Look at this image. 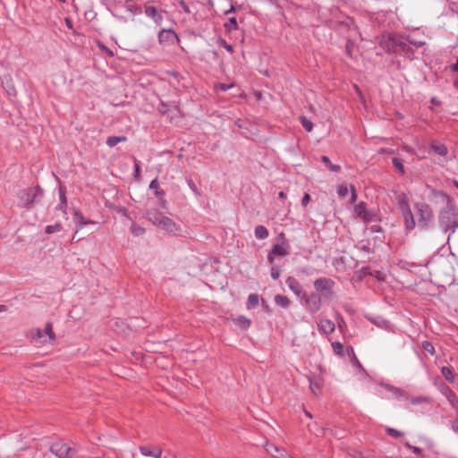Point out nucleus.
I'll return each mask as SVG.
<instances>
[{"instance_id": "obj_1", "label": "nucleus", "mask_w": 458, "mask_h": 458, "mask_svg": "<svg viewBox=\"0 0 458 458\" xmlns=\"http://www.w3.org/2000/svg\"><path fill=\"white\" fill-rule=\"evenodd\" d=\"M447 199V203L443 208L437 216L438 225L444 233L450 232L447 237V242L458 228V208L445 195Z\"/></svg>"}, {"instance_id": "obj_2", "label": "nucleus", "mask_w": 458, "mask_h": 458, "mask_svg": "<svg viewBox=\"0 0 458 458\" xmlns=\"http://www.w3.org/2000/svg\"><path fill=\"white\" fill-rule=\"evenodd\" d=\"M147 219L154 225L165 231L168 233H176L179 226L170 217L165 216L156 208H151L147 211Z\"/></svg>"}, {"instance_id": "obj_3", "label": "nucleus", "mask_w": 458, "mask_h": 458, "mask_svg": "<svg viewBox=\"0 0 458 458\" xmlns=\"http://www.w3.org/2000/svg\"><path fill=\"white\" fill-rule=\"evenodd\" d=\"M418 216V225L421 229L431 228L434 224V213L428 204L418 202L414 206Z\"/></svg>"}, {"instance_id": "obj_4", "label": "nucleus", "mask_w": 458, "mask_h": 458, "mask_svg": "<svg viewBox=\"0 0 458 458\" xmlns=\"http://www.w3.org/2000/svg\"><path fill=\"white\" fill-rule=\"evenodd\" d=\"M42 195L43 191L39 187L22 190L18 193V206L30 208Z\"/></svg>"}, {"instance_id": "obj_5", "label": "nucleus", "mask_w": 458, "mask_h": 458, "mask_svg": "<svg viewBox=\"0 0 458 458\" xmlns=\"http://www.w3.org/2000/svg\"><path fill=\"white\" fill-rule=\"evenodd\" d=\"M335 282L327 277H320L314 281V287L318 293H321L322 297L332 299L335 297L333 288Z\"/></svg>"}, {"instance_id": "obj_6", "label": "nucleus", "mask_w": 458, "mask_h": 458, "mask_svg": "<svg viewBox=\"0 0 458 458\" xmlns=\"http://www.w3.org/2000/svg\"><path fill=\"white\" fill-rule=\"evenodd\" d=\"M301 299L304 300L306 310L310 313H316L321 309L322 295L318 293H311L310 294L303 293Z\"/></svg>"}, {"instance_id": "obj_7", "label": "nucleus", "mask_w": 458, "mask_h": 458, "mask_svg": "<svg viewBox=\"0 0 458 458\" xmlns=\"http://www.w3.org/2000/svg\"><path fill=\"white\" fill-rule=\"evenodd\" d=\"M50 451L58 458H72L75 454V450L67 444L57 442L51 445Z\"/></svg>"}, {"instance_id": "obj_8", "label": "nucleus", "mask_w": 458, "mask_h": 458, "mask_svg": "<svg viewBox=\"0 0 458 458\" xmlns=\"http://www.w3.org/2000/svg\"><path fill=\"white\" fill-rule=\"evenodd\" d=\"M158 41L161 45L171 46L177 43L179 38L173 30H162L158 34Z\"/></svg>"}, {"instance_id": "obj_9", "label": "nucleus", "mask_w": 458, "mask_h": 458, "mask_svg": "<svg viewBox=\"0 0 458 458\" xmlns=\"http://www.w3.org/2000/svg\"><path fill=\"white\" fill-rule=\"evenodd\" d=\"M381 387L387 390V392L389 393L388 395L385 396L386 398H394L399 401L409 398V394L401 388L390 385H381Z\"/></svg>"}, {"instance_id": "obj_10", "label": "nucleus", "mask_w": 458, "mask_h": 458, "mask_svg": "<svg viewBox=\"0 0 458 458\" xmlns=\"http://www.w3.org/2000/svg\"><path fill=\"white\" fill-rule=\"evenodd\" d=\"M265 449L267 454L275 458H291L290 454L284 450L274 444L267 442L265 444Z\"/></svg>"}, {"instance_id": "obj_11", "label": "nucleus", "mask_w": 458, "mask_h": 458, "mask_svg": "<svg viewBox=\"0 0 458 458\" xmlns=\"http://www.w3.org/2000/svg\"><path fill=\"white\" fill-rule=\"evenodd\" d=\"M288 254H289V246L287 244H285L284 242L276 243L273 246L271 251L269 252V254L267 256V259H268L269 262L272 263L274 261L275 255L284 257V256H287Z\"/></svg>"}, {"instance_id": "obj_12", "label": "nucleus", "mask_w": 458, "mask_h": 458, "mask_svg": "<svg viewBox=\"0 0 458 458\" xmlns=\"http://www.w3.org/2000/svg\"><path fill=\"white\" fill-rule=\"evenodd\" d=\"M144 13L147 17L153 20V21L157 25H158V26L161 25V23L163 21V16L161 14V13L156 7L148 5V4H145Z\"/></svg>"}, {"instance_id": "obj_13", "label": "nucleus", "mask_w": 458, "mask_h": 458, "mask_svg": "<svg viewBox=\"0 0 458 458\" xmlns=\"http://www.w3.org/2000/svg\"><path fill=\"white\" fill-rule=\"evenodd\" d=\"M439 391L447 399L452 407L454 408L458 405V399L454 391L448 386L441 384L439 386Z\"/></svg>"}, {"instance_id": "obj_14", "label": "nucleus", "mask_w": 458, "mask_h": 458, "mask_svg": "<svg viewBox=\"0 0 458 458\" xmlns=\"http://www.w3.org/2000/svg\"><path fill=\"white\" fill-rule=\"evenodd\" d=\"M318 328L322 334L328 335L335 331V326L332 320L321 318L318 323Z\"/></svg>"}, {"instance_id": "obj_15", "label": "nucleus", "mask_w": 458, "mask_h": 458, "mask_svg": "<svg viewBox=\"0 0 458 458\" xmlns=\"http://www.w3.org/2000/svg\"><path fill=\"white\" fill-rule=\"evenodd\" d=\"M287 286L289 287V289L296 295L298 296L299 298H301L303 296V293H305L303 291H302V287L301 285L300 284V283L298 282L297 279H295L294 277H292V276H289L287 277L286 281H285Z\"/></svg>"}, {"instance_id": "obj_16", "label": "nucleus", "mask_w": 458, "mask_h": 458, "mask_svg": "<svg viewBox=\"0 0 458 458\" xmlns=\"http://www.w3.org/2000/svg\"><path fill=\"white\" fill-rule=\"evenodd\" d=\"M140 454L144 456H153L155 458H161L162 449L152 448L151 446L145 445L140 447Z\"/></svg>"}, {"instance_id": "obj_17", "label": "nucleus", "mask_w": 458, "mask_h": 458, "mask_svg": "<svg viewBox=\"0 0 458 458\" xmlns=\"http://www.w3.org/2000/svg\"><path fill=\"white\" fill-rule=\"evenodd\" d=\"M308 380L311 392L315 395H318L321 393L323 386L321 379L314 377H308Z\"/></svg>"}, {"instance_id": "obj_18", "label": "nucleus", "mask_w": 458, "mask_h": 458, "mask_svg": "<svg viewBox=\"0 0 458 458\" xmlns=\"http://www.w3.org/2000/svg\"><path fill=\"white\" fill-rule=\"evenodd\" d=\"M73 221L79 225V226H78L77 230H76V233H77L79 230L82 229V227H83L84 225H86L95 224V222H94V221H91V220H89V219H86V218L83 216L82 213H81V212H80V211H75V212L73 213Z\"/></svg>"}, {"instance_id": "obj_19", "label": "nucleus", "mask_w": 458, "mask_h": 458, "mask_svg": "<svg viewBox=\"0 0 458 458\" xmlns=\"http://www.w3.org/2000/svg\"><path fill=\"white\" fill-rule=\"evenodd\" d=\"M30 338L35 342L41 344H44L46 343H49L48 339L47 338V335L43 332V330L37 328L30 332Z\"/></svg>"}, {"instance_id": "obj_20", "label": "nucleus", "mask_w": 458, "mask_h": 458, "mask_svg": "<svg viewBox=\"0 0 458 458\" xmlns=\"http://www.w3.org/2000/svg\"><path fill=\"white\" fill-rule=\"evenodd\" d=\"M402 215L403 216L405 229L408 231L413 230L415 228L416 223L411 210H406L405 212L402 213Z\"/></svg>"}, {"instance_id": "obj_21", "label": "nucleus", "mask_w": 458, "mask_h": 458, "mask_svg": "<svg viewBox=\"0 0 458 458\" xmlns=\"http://www.w3.org/2000/svg\"><path fill=\"white\" fill-rule=\"evenodd\" d=\"M431 149L437 155L441 157H445L447 155V148L439 142H432Z\"/></svg>"}, {"instance_id": "obj_22", "label": "nucleus", "mask_w": 458, "mask_h": 458, "mask_svg": "<svg viewBox=\"0 0 458 458\" xmlns=\"http://www.w3.org/2000/svg\"><path fill=\"white\" fill-rule=\"evenodd\" d=\"M255 237L259 240H264L268 237V230L264 225H258L254 231Z\"/></svg>"}, {"instance_id": "obj_23", "label": "nucleus", "mask_w": 458, "mask_h": 458, "mask_svg": "<svg viewBox=\"0 0 458 458\" xmlns=\"http://www.w3.org/2000/svg\"><path fill=\"white\" fill-rule=\"evenodd\" d=\"M127 138L125 136H112L107 138L106 145L110 148L115 147L118 143L125 142Z\"/></svg>"}, {"instance_id": "obj_24", "label": "nucleus", "mask_w": 458, "mask_h": 458, "mask_svg": "<svg viewBox=\"0 0 458 458\" xmlns=\"http://www.w3.org/2000/svg\"><path fill=\"white\" fill-rule=\"evenodd\" d=\"M275 302L276 305L284 309H287L290 306V300L286 296L281 294L275 296Z\"/></svg>"}, {"instance_id": "obj_25", "label": "nucleus", "mask_w": 458, "mask_h": 458, "mask_svg": "<svg viewBox=\"0 0 458 458\" xmlns=\"http://www.w3.org/2000/svg\"><path fill=\"white\" fill-rule=\"evenodd\" d=\"M354 211L356 213V215L360 217H361L362 219L364 220H367L368 219V214H367V211H366V207H365V204L363 202H360L359 204H357L354 208Z\"/></svg>"}, {"instance_id": "obj_26", "label": "nucleus", "mask_w": 458, "mask_h": 458, "mask_svg": "<svg viewBox=\"0 0 458 458\" xmlns=\"http://www.w3.org/2000/svg\"><path fill=\"white\" fill-rule=\"evenodd\" d=\"M398 208L400 209L401 213H403L406 210H411L408 199L403 194L398 198Z\"/></svg>"}, {"instance_id": "obj_27", "label": "nucleus", "mask_w": 458, "mask_h": 458, "mask_svg": "<svg viewBox=\"0 0 458 458\" xmlns=\"http://www.w3.org/2000/svg\"><path fill=\"white\" fill-rule=\"evenodd\" d=\"M442 376L445 379L450 383L454 382V376L453 374L452 369L449 367H442L441 368Z\"/></svg>"}, {"instance_id": "obj_28", "label": "nucleus", "mask_w": 458, "mask_h": 458, "mask_svg": "<svg viewBox=\"0 0 458 458\" xmlns=\"http://www.w3.org/2000/svg\"><path fill=\"white\" fill-rule=\"evenodd\" d=\"M413 405H419L422 403H430V398L427 396H419L416 398L410 397L407 399Z\"/></svg>"}, {"instance_id": "obj_29", "label": "nucleus", "mask_w": 458, "mask_h": 458, "mask_svg": "<svg viewBox=\"0 0 458 458\" xmlns=\"http://www.w3.org/2000/svg\"><path fill=\"white\" fill-rule=\"evenodd\" d=\"M321 161L329 168L330 171L332 172H339L341 170V167L340 165H334L331 163L330 159L327 157V156H323L321 157Z\"/></svg>"}, {"instance_id": "obj_30", "label": "nucleus", "mask_w": 458, "mask_h": 458, "mask_svg": "<svg viewBox=\"0 0 458 458\" xmlns=\"http://www.w3.org/2000/svg\"><path fill=\"white\" fill-rule=\"evenodd\" d=\"M259 305V296L256 293H251L248 296L247 309H251Z\"/></svg>"}, {"instance_id": "obj_31", "label": "nucleus", "mask_w": 458, "mask_h": 458, "mask_svg": "<svg viewBox=\"0 0 458 458\" xmlns=\"http://www.w3.org/2000/svg\"><path fill=\"white\" fill-rule=\"evenodd\" d=\"M235 323L242 328H248L250 326V320L244 316H240L234 319Z\"/></svg>"}, {"instance_id": "obj_32", "label": "nucleus", "mask_w": 458, "mask_h": 458, "mask_svg": "<svg viewBox=\"0 0 458 458\" xmlns=\"http://www.w3.org/2000/svg\"><path fill=\"white\" fill-rule=\"evenodd\" d=\"M43 332L47 335V338L48 339L49 342H52L53 340H55V334L53 332V328H52V324L51 323H47L46 324L45 329L43 330Z\"/></svg>"}, {"instance_id": "obj_33", "label": "nucleus", "mask_w": 458, "mask_h": 458, "mask_svg": "<svg viewBox=\"0 0 458 458\" xmlns=\"http://www.w3.org/2000/svg\"><path fill=\"white\" fill-rule=\"evenodd\" d=\"M421 345L425 352H428L431 356L435 355V353H436L435 347L431 342L423 341Z\"/></svg>"}, {"instance_id": "obj_34", "label": "nucleus", "mask_w": 458, "mask_h": 458, "mask_svg": "<svg viewBox=\"0 0 458 458\" xmlns=\"http://www.w3.org/2000/svg\"><path fill=\"white\" fill-rule=\"evenodd\" d=\"M61 230H62V225L60 223H56V224L52 225H47L46 229H45V232L47 234H51V233H54L60 232Z\"/></svg>"}, {"instance_id": "obj_35", "label": "nucleus", "mask_w": 458, "mask_h": 458, "mask_svg": "<svg viewBox=\"0 0 458 458\" xmlns=\"http://www.w3.org/2000/svg\"><path fill=\"white\" fill-rule=\"evenodd\" d=\"M300 121H301V123L306 129L307 131L310 132V131H311L313 130V123H312V122L310 119H308L305 116H301L300 117Z\"/></svg>"}, {"instance_id": "obj_36", "label": "nucleus", "mask_w": 458, "mask_h": 458, "mask_svg": "<svg viewBox=\"0 0 458 458\" xmlns=\"http://www.w3.org/2000/svg\"><path fill=\"white\" fill-rule=\"evenodd\" d=\"M331 345L335 354L340 356L344 355V345L341 343L333 342Z\"/></svg>"}, {"instance_id": "obj_37", "label": "nucleus", "mask_w": 458, "mask_h": 458, "mask_svg": "<svg viewBox=\"0 0 458 458\" xmlns=\"http://www.w3.org/2000/svg\"><path fill=\"white\" fill-rule=\"evenodd\" d=\"M392 163L394 165V166L398 169V171L401 173V174H404L405 171H404V166L402 163V161L399 159V158H393L392 160Z\"/></svg>"}, {"instance_id": "obj_38", "label": "nucleus", "mask_w": 458, "mask_h": 458, "mask_svg": "<svg viewBox=\"0 0 458 458\" xmlns=\"http://www.w3.org/2000/svg\"><path fill=\"white\" fill-rule=\"evenodd\" d=\"M59 199H60V203H62V205H64V207L66 208L67 200H66V196H65V190L63 186L59 187Z\"/></svg>"}, {"instance_id": "obj_39", "label": "nucleus", "mask_w": 458, "mask_h": 458, "mask_svg": "<svg viewBox=\"0 0 458 458\" xmlns=\"http://www.w3.org/2000/svg\"><path fill=\"white\" fill-rule=\"evenodd\" d=\"M386 431L387 432V434L393 437H401L403 434V432L397 430V429H394V428H386Z\"/></svg>"}, {"instance_id": "obj_40", "label": "nucleus", "mask_w": 458, "mask_h": 458, "mask_svg": "<svg viewBox=\"0 0 458 458\" xmlns=\"http://www.w3.org/2000/svg\"><path fill=\"white\" fill-rule=\"evenodd\" d=\"M348 187L347 185H344V184H342L338 187L337 189V194L339 195V197H342V198H344L347 196L348 194Z\"/></svg>"}, {"instance_id": "obj_41", "label": "nucleus", "mask_w": 458, "mask_h": 458, "mask_svg": "<svg viewBox=\"0 0 458 458\" xmlns=\"http://www.w3.org/2000/svg\"><path fill=\"white\" fill-rule=\"evenodd\" d=\"M158 187H159V182H158L157 178L150 182L149 188L151 190H155L156 191V195H162L164 192L163 191H157Z\"/></svg>"}, {"instance_id": "obj_42", "label": "nucleus", "mask_w": 458, "mask_h": 458, "mask_svg": "<svg viewBox=\"0 0 458 458\" xmlns=\"http://www.w3.org/2000/svg\"><path fill=\"white\" fill-rule=\"evenodd\" d=\"M404 445L406 448H408L409 450H411L413 454H418V455H420L422 454V450L417 446H413L411 445L410 443L408 442H405L404 443Z\"/></svg>"}, {"instance_id": "obj_43", "label": "nucleus", "mask_w": 458, "mask_h": 458, "mask_svg": "<svg viewBox=\"0 0 458 458\" xmlns=\"http://www.w3.org/2000/svg\"><path fill=\"white\" fill-rule=\"evenodd\" d=\"M225 27L228 28L229 30H237L238 24H237L236 18H234V17L230 18L228 22L225 24Z\"/></svg>"}, {"instance_id": "obj_44", "label": "nucleus", "mask_w": 458, "mask_h": 458, "mask_svg": "<svg viewBox=\"0 0 458 458\" xmlns=\"http://www.w3.org/2000/svg\"><path fill=\"white\" fill-rule=\"evenodd\" d=\"M219 45L225 47L228 52L233 53V47L232 45L228 44L225 39H219Z\"/></svg>"}, {"instance_id": "obj_45", "label": "nucleus", "mask_w": 458, "mask_h": 458, "mask_svg": "<svg viewBox=\"0 0 458 458\" xmlns=\"http://www.w3.org/2000/svg\"><path fill=\"white\" fill-rule=\"evenodd\" d=\"M131 231L132 233H134L136 235H140L144 233V229L138 226L137 225H132L131 227Z\"/></svg>"}, {"instance_id": "obj_46", "label": "nucleus", "mask_w": 458, "mask_h": 458, "mask_svg": "<svg viewBox=\"0 0 458 458\" xmlns=\"http://www.w3.org/2000/svg\"><path fill=\"white\" fill-rule=\"evenodd\" d=\"M281 271L277 267H271V277L275 280L278 279L280 276Z\"/></svg>"}, {"instance_id": "obj_47", "label": "nucleus", "mask_w": 458, "mask_h": 458, "mask_svg": "<svg viewBox=\"0 0 458 458\" xmlns=\"http://www.w3.org/2000/svg\"><path fill=\"white\" fill-rule=\"evenodd\" d=\"M407 40L410 44L415 46L416 47H422L424 45V42L423 41H420V40H415L413 38H411V37H408L407 38Z\"/></svg>"}, {"instance_id": "obj_48", "label": "nucleus", "mask_w": 458, "mask_h": 458, "mask_svg": "<svg viewBox=\"0 0 458 458\" xmlns=\"http://www.w3.org/2000/svg\"><path fill=\"white\" fill-rule=\"evenodd\" d=\"M310 201V196L309 193H305L302 199H301V206L303 208L307 207V205L309 204V202Z\"/></svg>"}, {"instance_id": "obj_49", "label": "nucleus", "mask_w": 458, "mask_h": 458, "mask_svg": "<svg viewBox=\"0 0 458 458\" xmlns=\"http://www.w3.org/2000/svg\"><path fill=\"white\" fill-rule=\"evenodd\" d=\"M179 5L182 7V9L186 13H191L190 7L188 6V4H187L183 0H180V1H179Z\"/></svg>"}, {"instance_id": "obj_50", "label": "nucleus", "mask_w": 458, "mask_h": 458, "mask_svg": "<svg viewBox=\"0 0 458 458\" xmlns=\"http://www.w3.org/2000/svg\"><path fill=\"white\" fill-rule=\"evenodd\" d=\"M393 42H394V45H396V46H400L403 50H405V49H406V47H407V44H406V43L402 42V41H401V40H399V39L393 38Z\"/></svg>"}, {"instance_id": "obj_51", "label": "nucleus", "mask_w": 458, "mask_h": 458, "mask_svg": "<svg viewBox=\"0 0 458 458\" xmlns=\"http://www.w3.org/2000/svg\"><path fill=\"white\" fill-rule=\"evenodd\" d=\"M351 190H352V198H351V202H352V203H354V202L356 201V199H357V194H356V192H355V189H354V187H352H352H351Z\"/></svg>"}, {"instance_id": "obj_52", "label": "nucleus", "mask_w": 458, "mask_h": 458, "mask_svg": "<svg viewBox=\"0 0 458 458\" xmlns=\"http://www.w3.org/2000/svg\"><path fill=\"white\" fill-rule=\"evenodd\" d=\"M451 428L454 432L458 433V421H452Z\"/></svg>"}, {"instance_id": "obj_53", "label": "nucleus", "mask_w": 458, "mask_h": 458, "mask_svg": "<svg viewBox=\"0 0 458 458\" xmlns=\"http://www.w3.org/2000/svg\"><path fill=\"white\" fill-rule=\"evenodd\" d=\"M98 47L102 49V50H105L106 53H108L109 55L113 56L114 54L112 51H110L109 49H107L104 45L102 44H98Z\"/></svg>"}, {"instance_id": "obj_54", "label": "nucleus", "mask_w": 458, "mask_h": 458, "mask_svg": "<svg viewBox=\"0 0 458 458\" xmlns=\"http://www.w3.org/2000/svg\"><path fill=\"white\" fill-rule=\"evenodd\" d=\"M233 87V85H226V84H220V88L222 90L224 91H226L228 90L229 89H231Z\"/></svg>"}, {"instance_id": "obj_55", "label": "nucleus", "mask_w": 458, "mask_h": 458, "mask_svg": "<svg viewBox=\"0 0 458 458\" xmlns=\"http://www.w3.org/2000/svg\"><path fill=\"white\" fill-rule=\"evenodd\" d=\"M7 92H8V94H9V95H14V94H15V89H14V88L12 86V87H10V88L8 89Z\"/></svg>"}, {"instance_id": "obj_56", "label": "nucleus", "mask_w": 458, "mask_h": 458, "mask_svg": "<svg viewBox=\"0 0 458 458\" xmlns=\"http://www.w3.org/2000/svg\"><path fill=\"white\" fill-rule=\"evenodd\" d=\"M57 208L62 210L64 213H66V208L64 207V205H62V203H60L58 206H57Z\"/></svg>"}, {"instance_id": "obj_57", "label": "nucleus", "mask_w": 458, "mask_h": 458, "mask_svg": "<svg viewBox=\"0 0 458 458\" xmlns=\"http://www.w3.org/2000/svg\"><path fill=\"white\" fill-rule=\"evenodd\" d=\"M134 172H135V176H138L139 172H140V166H139L138 164H135V170H134Z\"/></svg>"}, {"instance_id": "obj_58", "label": "nucleus", "mask_w": 458, "mask_h": 458, "mask_svg": "<svg viewBox=\"0 0 458 458\" xmlns=\"http://www.w3.org/2000/svg\"><path fill=\"white\" fill-rule=\"evenodd\" d=\"M452 70H453L454 72H457V71H458V62H457L456 64H453V66H452Z\"/></svg>"}, {"instance_id": "obj_59", "label": "nucleus", "mask_w": 458, "mask_h": 458, "mask_svg": "<svg viewBox=\"0 0 458 458\" xmlns=\"http://www.w3.org/2000/svg\"><path fill=\"white\" fill-rule=\"evenodd\" d=\"M279 198L284 199L286 197L285 193L284 191H280L278 194Z\"/></svg>"}, {"instance_id": "obj_60", "label": "nucleus", "mask_w": 458, "mask_h": 458, "mask_svg": "<svg viewBox=\"0 0 458 458\" xmlns=\"http://www.w3.org/2000/svg\"><path fill=\"white\" fill-rule=\"evenodd\" d=\"M6 310V307L4 305H0V312H4Z\"/></svg>"}, {"instance_id": "obj_61", "label": "nucleus", "mask_w": 458, "mask_h": 458, "mask_svg": "<svg viewBox=\"0 0 458 458\" xmlns=\"http://www.w3.org/2000/svg\"><path fill=\"white\" fill-rule=\"evenodd\" d=\"M454 86L458 89V78H456L454 81Z\"/></svg>"}, {"instance_id": "obj_62", "label": "nucleus", "mask_w": 458, "mask_h": 458, "mask_svg": "<svg viewBox=\"0 0 458 458\" xmlns=\"http://www.w3.org/2000/svg\"><path fill=\"white\" fill-rule=\"evenodd\" d=\"M355 364L357 367L360 368V362L357 360V359L355 358Z\"/></svg>"}, {"instance_id": "obj_63", "label": "nucleus", "mask_w": 458, "mask_h": 458, "mask_svg": "<svg viewBox=\"0 0 458 458\" xmlns=\"http://www.w3.org/2000/svg\"><path fill=\"white\" fill-rule=\"evenodd\" d=\"M165 205H166V201H165V200H164V201H162V207H163V208H165Z\"/></svg>"}, {"instance_id": "obj_64", "label": "nucleus", "mask_w": 458, "mask_h": 458, "mask_svg": "<svg viewBox=\"0 0 458 458\" xmlns=\"http://www.w3.org/2000/svg\"><path fill=\"white\" fill-rule=\"evenodd\" d=\"M305 414H306L308 417L311 418V414H310V412L305 411Z\"/></svg>"}]
</instances>
